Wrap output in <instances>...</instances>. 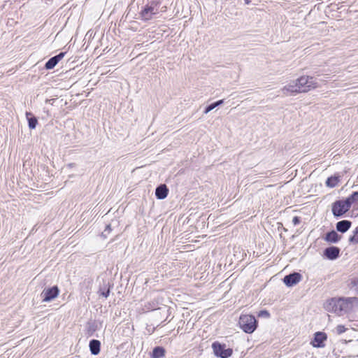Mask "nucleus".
<instances>
[{"mask_svg":"<svg viewBox=\"0 0 358 358\" xmlns=\"http://www.w3.org/2000/svg\"><path fill=\"white\" fill-rule=\"evenodd\" d=\"M110 294V288L106 289V291L102 292L101 294L104 296L105 298H107L109 296Z\"/></svg>","mask_w":358,"mask_h":358,"instance_id":"obj_25","label":"nucleus"},{"mask_svg":"<svg viewBox=\"0 0 358 358\" xmlns=\"http://www.w3.org/2000/svg\"><path fill=\"white\" fill-rule=\"evenodd\" d=\"M292 222H293L294 225L299 224L301 222L300 217H298V216L294 217L293 219H292Z\"/></svg>","mask_w":358,"mask_h":358,"instance_id":"obj_24","label":"nucleus"},{"mask_svg":"<svg viewBox=\"0 0 358 358\" xmlns=\"http://www.w3.org/2000/svg\"><path fill=\"white\" fill-rule=\"evenodd\" d=\"M212 348L215 355L221 358H228L233 353L232 349L227 348L225 344H222L217 341L213 343Z\"/></svg>","mask_w":358,"mask_h":358,"instance_id":"obj_3","label":"nucleus"},{"mask_svg":"<svg viewBox=\"0 0 358 358\" xmlns=\"http://www.w3.org/2000/svg\"><path fill=\"white\" fill-rule=\"evenodd\" d=\"M348 287L349 289L355 290L358 294V276L351 278L349 280Z\"/></svg>","mask_w":358,"mask_h":358,"instance_id":"obj_20","label":"nucleus"},{"mask_svg":"<svg viewBox=\"0 0 358 358\" xmlns=\"http://www.w3.org/2000/svg\"><path fill=\"white\" fill-rule=\"evenodd\" d=\"M340 182L339 176H332L329 177L326 180V185L329 187L333 188L338 185Z\"/></svg>","mask_w":358,"mask_h":358,"instance_id":"obj_17","label":"nucleus"},{"mask_svg":"<svg viewBox=\"0 0 358 358\" xmlns=\"http://www.w3.org/2000/svg\"><path fill=\"white\" fill-rule=\"evenodd\" d=\"M282 94L285 96L294 95L296 94H299L300 90L299 89V86L297 85L296 80L293 83H290L289 85H285L282 89Z\"/></svg>","mask_w":358,"mask_h":358,"instance_id":"obj_6","label":"nucleus"},{"mask_svg":"<svg viewBox=\"0 0 358 358\" xmlns=\"http://www.w3.org/2000/svg\"><path fill=\"white\" fill-rule=\"evenodd\" d=\"M59 290L57 286H53L50 288L45 289L42 292L43 296V301H50L56 298L59 294Z\"/></svg>","mask_w":358,"mask_h":358,"instance_id":"obj_5","label":"nucleus"},{"mask_svg":"<svg viewBox=\"0 0 358 358\" xmlns=\"http://www.w3.org/2000/svg\"><path fill=\"white\" fill-rule=\"evenodd\" d=\"M158 13V3L152 2L150 5H146L141 11L140 16L145 21L150 20Z\"/></svg>","mask_w":358,"mask_h":358,"instance_id":"obj_4","label":"nucleus"},{"mask_svg":"<svg viewBox=\"0 0 358 358\" xmlns=\"http://www.w3.org/2000/svg\"><path fill=\"white\" fill-rule=\"evenodd\" d=\"M352 222L349 220H342L336 224V229L341 232H346L351 227Z\"/></svg>","mask_w":358,"mask_h":358,"instance_id":"obj_12","label":"nucleus"},{"mask_svg":"<svg viewBox=\"0 0 358 358\" xmlns=\"http://www.w3.org/2000/svg\"><path fill=\"white\" fill-rule=\"evenodd\" d=\"M358 300L356 297H348L346 299H340L338 300L337 303L340 306V310H342L343 307L347 306L349 304H352L354 302Z\"/></svg>","mask_w":358,"mask_h":358,"instance_id":"obj_14","label":"nucleus"},{"mask_svg":"<svg viewBox=\"0 0 358 358\" xmlns=\"http://www.w3.org/2000/svg\"><path fill=\"white\" fill-rule=\"evenodd\" d=\"M257 327V322L254 316H248V333H252Z\"/></svg>","mask_w":358,"mask_h":358,"instance_id":"obj_15","label":"nucleus"},{"mask_svg":"<svg viewBox=\"0 0 358 358\" xmlns=\"http://www.w3.org/2000/svg\"><path fill=\"white\" fill-rule=\"evenodd\" d=\"M26 117L28 120L29 127L31 129H35L36 124H38V120L36 119V117L33 116V115L30 112L26 113Z\"/></svg>","mask_w":358,"mask_h":358,"instance_id":"obj_19","label":"nucleus"},{"mask_svg":"<svg viewBox=\"0 0 358 358\" xmlns=\"http://www.w3.org/2000/svg\"><path fill=\"white\" fill-rule=\"evenodd\" d=\"M347 329L345 327L344 325L340 324L336 327V331L338 334H341L344 333Z\"/></svg>","mask_w":358,"mask_h":358,"instance_id":"obj_23","label":"nucleus"},{"mask_svg":"<svg viewBox=\"0 0 358 358\" xmlns=\"http://www.w3.org/2000/svg\"><path fill=\"white\" fill-rule=\"evenodd\" d=\"M340 253V249L337 247L332 246L327 248L324 250V255L325 256L331 260L336 259Z\"/></svg>","mask_w":358,"mask_h":358,"instance_id":"obj_10","label":"nucleus"},{"mask_svg":"<svg viewBox=\"0 0 358 358\" xmlns=\"http://www.w3.org/2000/svg\"><path fill=\"white\" fill-rule=\"evenodd\" d=\"M242 320H243V316L241 315L240 317V324H241V328L243 330V331L246 332V324H241Z\"/></svg>","mask_w":358,"mask_h":358,"instance_id":"obj_26","label":"nucleus"},{"mask_svg":"<svg viewBox=\"0 0 358 358\" xmlns=\"http://www.w3.org/2000/svg\"><path fill=\"white\" fill-rule=\"evenodd\" d=\"M358 200V192H353L345 200H338L332 203L331 210L335 217H341L351 208L353 201Z\"/></svg>","mask_w":358,"mask_h":358,"instance_id":"obj_1","label":"nucleus"},{"mask_svg":"<svg viewBox=\"0 0 358 358\" xmlns=\"http://www.w3.org/2000/svg\"><path fill=\"white\" fill-rule=\"evenodd\" d=\"M166 350L163 347H156L153 349L152 353V358H162L165 356Z\"/></svg>","mask_w":358,"mask_h":358,"instance_id":"obj_18","label":"nucleus"},{"mask_svg":"<svg viewBox=\"0 0 358 358\" xmlns=\"http://www.w3.org/2000/svg\"><path fill=\"white\" fill-rule=\"evenodd\" d=\"M301 280V275L299 273H294L286 275L283 281L287 286H292L297 284Z\"/></svg>","mask_w":358,"mask_h":358,"instance_id":"obj_8","label":"nucleus"},{"mask_svg":"<svg viewBox=\"0 0 358 358\" xmlns=\"http://www.w3.org/2000/svg\"><path fill=\"white\" fill-rule=\"evenodd\" d=\"M169 193V189L166 185H161L155 190L156 197L159 199H165Z\"/></svg>","mask_w":358,"mask_h":358,"instance_id":"obj_11","label":"nucleus"},{"mask_svg":"<svg viewBox=\"0 0 358 358\" xmlns=\"http://www.w3.org/2000/svg\"><path fill=\"white\" fill-rule=\"evenodd\" d=\"M324 240L330 243H336L340 240V236L335 231L332 230L326 234Z\"/></svg>","mask_w":358,"mask_h":358,"instance_id":"obj_16","label":"nucleus"},{"mask_svg":"<svg viewBox=\"0 0 358 358\" xmlns=\"http://www.w3.org/2000/svg\"><path fill=\"white\" fill-rule=\"evenodd\" d=\"M349 241L352 243H358V226L353 231L352 235L349 238Z\"/></svg>","mask_w":358,"mask_h":358,"instance_id":"obj_21","label":"nucleus"},{"mask_svg":"<svg viewBox=\"0 0 358 358\" xmlns=\"http://www.w3.org/2000/svg\"><path fill=\"white\" fill-rule=\"evenodd\" d=\"M327 337L324 332H316L314 336V338L311 342L313 347L322 348L324 346V342L327 340Z\"/></svg>","mask_w":358,"mask_h":358,"instance_id":"obj_7","label":"nucleus"},{"mask_svg":"<svg viewBox=\"0 0 358 358\" xmlns=\"http://www.w3.org/2000/svg\"><path fill=\"white\" fill-rule=\"evenodd\" d=\"M101 343L98 340L93 339L90 342V349L92 355H96L100 352Z\"/></svg>","mask_w":358,"mask_h":358,"instance_id":"obj_13","label":"nucleus"},{"mask_svg":"<svg viewBox=\"0 0 358 358\" xmlns=\"http://www.w3.org/2000/svg\"><path fill=\"white\" fill-rule=\"evenodd\" d=\"M223 102L222 100H220L215 103H213L210 105H209L206 108V110H205V113H208V112H210V110H212L213 109H214L216 106H219L220 104H221Z\"/></svg>","mask_w":358,"mask_h":358,"instance_id":"obj_22","label":"nucleus"},{"mask_svg":"<svg viewBox=\"0 0 358 358\" xmlns=\"http://www.w3.org/2000/svg\"><path fill=\"white\" fill-rule=\"evenodd\" d=\"M301 93L308 92L317 87L318 85L313 77L302 76L296 79Z\"/></svg>","mask_w":358,"mask_h":358,"instance_id":"obj_2","label":"nucleus"},{"mask_svg":"<svg viewBox=\"0 0 358 358\" xmlns=\"http://www.w3.org/2000/svg\"><path fill=\"white\" fill-rule=\"evenodd\" d=\"M66 52H60L59 55L50 58L45 65L46 69H53L57 63L64 57Z\"/></svg>","mask_w":358,"mask_h":358,"instance_id":"obj_9","label":"nucleus"},{"mask_svg":"<svg viewBox=\"0 0 358 358\" xmlns=\"http://www.w3.org/2000/svg\"><path fill=\"white\" fill-rule=\"evenodd\" d=\"M259 315H265L266 317H269V313L266 310L261 311V313H259Z\"/></svg>","mask_w":358,"mask_h":358,"instance_id":"obj_27","label":"nucleus"}]
</instances>
